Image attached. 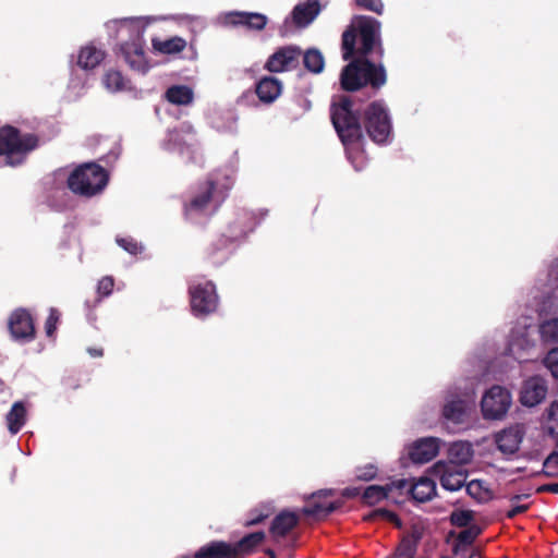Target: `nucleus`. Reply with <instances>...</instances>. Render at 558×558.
Wrapping results in <instances>:
<instances>
[{"instance_id":"nucleus-1","label":"nucleus","mask_w":558,"mask_h":558,"mask_svg":"<svg viewBox=\"0 0 558 558\" xmlns=\"http://www.w3.org/2000/svg\"><path fill=\"white\" fill-rule=\"evenodd\" d=\"M331 120L345 147L348 159L356 170H361L366 163V157L362 150V129L352 112L350 99L342 98L339 105L332 107Z\"/></svg>"},{"instance_id":"nucleus-2","label":"nucleus","mask_w":558,"mask_h":558,"mask_svg":"<svg viewBox=\"0 0 558 558\" xmlns=\"http://www.w3.org/2000/svg\"><path fill=\"white\" fill-rule=\"evenodd\" d=\"M231 183L232 181L229 177H225L223 181L219 178H209L197 187L191 201L185 204V217L191 221L202 222L214 214L223 201Z\"/></svg>"},{"instance_id":"nucleus-3","label":"nucleus","mask_w":558,"mask_h":558,"mask_svg":"<svg viewBox=\"0 0 558 558\" xmlns=\"http://www.w3.org/2000/svg\"><path fill=\"white\" fill-rule=\"evenodd\" d=\"M155 17H129L119 22L118 36L121 39L130 37L131 41H125L121 46L122 53L130 66L141 73L147 72L149 69L148 61L144 51L143 34L145 27Z\"/></svg>"},{"instance_id":"nucleus-4","label":"nucleus","mask_w":558,"mask_h":558,"mask_svg":"<svg viewBox=\"0 0 558 558\" xmlns=\"http://www.w3.org/2000/svg\"><path fill=\"white\" fill-rule=\"evenodd\" d=\"M379 28L380 24L375 19L367 16L354 17L351 27L342 36L343 59L349 60L353 57L357 36L361 41L359 52L362 56L368 54L378 41Z\"/></svg>"},{"instance_id":"nucleus-5","label":"nucleus","mask_w":558,"mask_h":558,"mask_svg":"<svg viewBox=\"0 0 558 558\" xmlns=\"http://www.w3.org/2000/svg\"><path fill=\"white\" fill-rule=\"evenodd\" d=\"M340 80L342 88L350 92L367 84L379 88L386 83V72L383 65H376L365 59H356L343 69Z\"/></svg>"},{"instance_id":"nucleus-6","label":"nucleus","mask_w":558,"mask_h":558,"mask_svg":"<svg viewBox=\"0 0 558 558\" xmlns=\"http://www.w3.org/2000/svg\"><path fill=\"white\" fill-rule=\"evenodd\" d=\"M37 147V138L32 134L21 135L16 129L7 125L0 129V157L2 162L16 166Z\"/></svg>"},{"instance_id":"nucleus-7","label":"nucleus","mask_w":558,"mask_h":558,"mask_svg":"<svg viewBox=\"0 0 558 558\" xmlns=\"http://www.w3.org/2000/svg\"><path fill=\"white\" fill-rule=\"evenodd\" d=\"M108 182V173L96 163H86L74 170L68 184L72 192L84 196H93L101 192Z\"/></svg>"},{"instance_id":"nucleus-8","label":"nucleus","mask_w":558,"mask_h":558,"mask_svg":"<svg viewBox=\"0 0 558 558\" xmlns=\"http://www.w3.org/2000/svg\"><path fill=\"white\" fill-rule=\"evenodd\" d=\"M365 126L371 138L378 143H387L391 136L390 119L384 104L373 102L365 112Z\"/></svg>"},{"instance_id":"nucleus-9","label":"nucleus","mask_w":558,"mask_h":558,"mask_svg":"<svg viewBox=\"0 0 558 558\" xmlns=\"http://www.w3.org/2000/svg\"><path fill=\"white\" fill-rule=\"evenodd\" d=\"M512 404L511 393L500 386H493L488 389L481 401V409L484 418L501 420Z\"/></svg>"},{"instance_id":"nucleus-10","label":"nucleus","mask_w":558,"mask_h":558,"mask_svg":"<svg viewBox=\"0 0 558 558\" xmlns=\"http://www.w3.org/2000/svg\"><path fill=\"white\" fill-rule=\"evenodd\" d=\"M191 307L195 316L213 313L218 305V296L213 282H197L190 286Z\"/></svg>"},{"instance_id":"nucleus-11","label":"nucleus","mask_w":558,"mask_h":558,"mask_svg":"<svg viewBox=\"0 0 558 558\" xmlns=\"http://www.w3.org/2000/svg\"><path fill=\"white\" fill-rule=\"evenodd\" d=\"M473 407L472 395H458L449 392L444 405V417L454 424L463 423Z\"/></svg>"},{"instance_id":"nucleus-12","label":"nucleus","mask_w":558,"mask_h":558,"mask_svg":"<svg viewBox=\"0 0 558 558\" xmlns=\"http://www.w3.org/2000/svg\"><path fill=\"white\" fill-rule=\"evenodd\" d=\"M430 472L434 476L439 477L441 486L450 492L460 489L466 481V473L462 468L445 461L434 464Z\"/></svg>"},{"instance_id":"nucleus-13","label":"nucleus","mask_w":558,"mask_h":558,"mask_svg":"<svg viewBox=\"0 0 558 558\" xmlns=\"http://www.w3.org/2000/svg\"><path fill=\"white\" fill-rule=\"evenodd\" d=\"M534 347L535 342L529 337L527 327L524 325L511 331L507 353L522 363L530 360V352Z\"/></svg>"},{"instance_id":"nucleus-14","label":"nucleus","mask_w":558,"mask_h":558,"mask_svg":"<svg viewBox=\"0 0 558 558\" xmlns=\"http://www.w3.org/2000/svg\"><path fill=\"white\" fill-rule=\"evenodd\" d=\"M525 435V428L522 424L511 425L495 434V444L497 449L505 456H513L520 449Z\"/></svg>"},{"instance_id":"nucleus-15","label":"nucleus","mask_w":558,"mask_h":558,"mask_svg":"<svg viewBox=\"0 0 558 558\" xmlns=\"http://www.w3.org/2000/svg\"><path fill=\"white\" fill-rule=\"evenodd\" d=\"M300 57L301 51L296 47L288 46L280 48L269 57L266 69L270 72L290 71L296 68Z\"/></svg>"},{"instance_id":"nucleus-16","label":"nucleus","mask_w":558,"mask_h":558,"mask_svg":"<svg viewBox=\"0 0 558 558\" xmlns=\"http://www.w3.org/2000/svg\"><path fill=\"white\" fill-rule=\"evenodd\" d=\"M547 385L539 376H534L524 381L520 401L525 407H535L539 404L546 397Z\"/></svg>"},{"instance_id":"nucleus-17","label":"nucleus","mask_w":558,"mask_h":558,"mask_svg":"<svg viewBox=\"0 0 558 558\" xmlns=\"http://www.w3.org/2000/svg\"><path fill=\"white\" fill-rule=\"evenodd\" d=\"M439 448L440 440L438 438H421L410 447L409 456L414 463H426L437 456Z\"/></svg>"},{"instance_id":"nucleus-18","label":"nucleus","mask_w":558,"mask_h":558,"mask_svg":"<svg viewBox=\"0 0 558 558\" xmlns=\"http://www.w3.org/2000/svg\"><path fill=\"white\" fill-rule=\"evenodd\" d=\"M9 329L14 339H33L35 328L29 313L25 310L14 311L9 319Z\"/></svg>"},{"instance_id":"nucleus-19","label":"nucleus","mask_w":558,"mask_h":558,"mask_svg":"<svg viewBox=\"0 0 558 558\" xmlns=\"http://www.w3.org/2000/svg\"><path fill=\"white\" fill-rule=\"evenodd\" d=\"M194 144V133L191 125H182L180 133L178 131L169 132L163 148L169 151H178L180 155L189 154Z\"/></svg>"},{"instance_id":"nucleus-20","label":"nucleus","mask_w":558,"mask_h":558,"mask_svg":"<svg viewBox=\"0 0 558 558\" xmlns=\"http://www.w3.org/2000/svg\"><path fill=\"white\" fill-rule=\"evenodd\" d=\"M226 25H244L252 29H262L266 25L267 17L259 13L229 12L221 16Z\"/></svg>"},{"instance_id":"nucleus-21","label":"nucleus","mask_w":558,"mask_h":558,"mask_svg":"<svg viewBox=\"0 0 558 558\" xmlns=\"http://www.w3.org/2000/svg\"><path fill=\"white\" fill-rule=\"evenodd\" d=\"M410 495L417 502L430 500L436 495V483L434 480L422 476L410 483Z\"/></svg>"},{"instance_id":"nucleus-22","label":"nucleus","mask_w":558,"mask_h":558,"mask_svg":"<svg viewBox=\"0 0 558 558\" xmlns=\"http://www.w3.org/2000/svg\"><path fill=\"white\" fill-rule=\"evenodd\" d=\"M282 92V84L279 80L266 76L263 77L256 86V94L258 98L267 104L275 101Z\"/></svg>"},{"instance_id":"nucleus-23","label":"nucleus","mask_w":558,"mask_h":558,"mask_svg":"<svg viewBox=\"0 0 558 558\" xmlns=\"http://www.w3.org/2000/svg\"><path fill=\"white\" fill-rule=\"evenodd\" d=\"M319 11V3L316 0H308L294 8L292 12L293 21L300 27L307 26L314 21Z\"/></svg>"},{"instance_id":"nucleus-24","label":"nucleus","mask_w":558,"mask_h":558,"mask_svg":"<svg viewBox=\"0 0 558 558\" xmlns=\"http://www.w3.org/2000/svg\"><path fill=\"white\" fill-rule=\"evenodd\" d=\"M449 460L446 463H452L453 465L462 468V465L471 462L473 458V448L470 442L457 441L453 442L449 448Z\"/></svg>"},{"instance_id":"nucleus-25","label":"nucleus","mask_w":558,"mask_h":558,"mask_svg":"<svg viewBox=\"0 0 558 558\" xmlns=\"http://www.w3.org/2000/svg\"><path fill=\"white\" fill-rule=\"evenodd\" d=\"M105 58V52L94 45L82 47L77 57V64L84 70L94 69L100 64Z\"/></svg>"},{"instance_id":"nucleus-26","label":"nucleus","mask_w":558,"mask_h":558,"mask_svg":"<svg viewBox=\"0 0 558 558\" xmlns=\"http://www.w3.org/2000/svg\"><path fill=\"white\" fill-rule=\"evenodd\" d=\"M166 99L178 106H187L194 99V93L191 87L185 85H173L165 94Z\"/></svg>"},{"instance_id":"nucleus-27","label":"nucleus","mask_w":558,"mask_h":558,"mask_svg":"<svg viewBox=\"0 0 558 558\" xmlns=\"http://www.w3.org/2000/svg\"><path fill=\"white\" fill-rule=\"evenodd\" d=\"M151 44L154 50L162 54H172L181 52L186 46V41L178 36L165 40L154 38L151 40Z\"/></svg>"},{"instance_id":"nucleus-28","label":"nucleus","mask_w":558,"mask_h":558,"mask_svg":"<svg viewBox=\"0 0 558 558\" xmlns=\"http://www.w3.org/2000/svg\"><path fill=\"white\" fill-rule=\"evenodd\" d=\"M26 421V409L22 402H15L7 415L8 428L11 434H16Z\"/></svg>"},{"instance_id":"nucleus-29","label":"nucleus","mask_w":558,"mask_h":558,"mask_svg":"<svg viewBox=\"0 0 558 558\" xmlns=\"http://www.w3.org/2000/svg\"><path fill=\"white\" fill-rule=\"evenodd\" d=\"M298 522V517L293 512H282L276 517L272 525L271 533L275 536H283L292 530Z\"/></svg>"},{"instance_id":"nucleus-30","label":"nucleus","mask_w":558,"mask_h":558,"mask_svg":"<svg viewBox=\"0 0 558 558\" xmlns=\"http://www.w3.org/2000/svg\"><path fill=\"white\" fill-rule=\"evenodd\" d=\"M409 495L410 483L407 480H398L387 484V500L401 504Z\"/></svg>"},{"instance_id":"nucleus-31","label":"nucleus","mask_w":558,"mask_h":558,"mask_svg":"<svg viewBox=\"0 0 558 558\" xmlns=\"http://www.w3.org/2000/svg\"><path fill=\"white\" fill-rule=\"evenodd\" d=\"M102 82L106 89L111 93L121 92L128 87V81L123 77L122 73L114 70L108 71Z\"/></svg>"},{"instance_id":"nucleus-32","label":"nucleus","mask_w":558,"mask_h":558,"mask_svg":"<svg viewBox=\"0 0 558 558\" xmlns=\"http://www.w3.org/2000/svg\"><path fill=\"white\" fill-rule=\"evenodd\" d=\"M539 336L545 343H558V317L543 322L539 325Z\"/></svg>"},{"instance_id":"nucleus-33","label":"nucleus","mask_w":558,"mask_h":558,"mask_svg":"<svg viewBox=\"0 0 558 558\" xmlns=\"http://www.w3.org/2000/svg\"><path fill=\"white\" fill-rule=\"evenodd\" d=\"M468 494L480 502L487 501L492 498L490 489L483 481L473 480L466 484Z\"/></svg>"},{"instance_id":"nucleus-34","label":"nucleus","mask_w":558,"mask_h":558,"mask_svg":"<svg viewBox=\"0 0 558 558\" xmlns=\"http://www.w3.org/2000/svg\"><path fill=\"white\" fill-rule=\"evenodd\" d=\"M336 509V506L332 501H316V497H314L313 501L308 504L304 508V513L307 515H313L315 518H320L329 514Z\"/></svg>"},{"instance_id":"nucleus-35","label":"nucleus","mask_w":558,"mask_h":558,"mask_svg":"<svg viewBox=\"0 0 558 558\" xmlns=\"http://www.w3.org/2000/svg\"><path fill=\"white\" fill-rule=\"evenodd\" d=\"M303 61L305 68L313 73H319L324 69V57L316 49L307 50L304 54Z\"/></svg>"},{"instance_id":"nucleus-36","label":"nucleus","mask_w":558,"mask_h":558,"mask_svg":"<svg viewBox=\"0 0 558 558\" xmlns=\"http://www.w3.org/2000/svg\"><path fill=\"white\" fill-rule=\"evenodd\" d=\"M363 499L369 505H375L381 500L387 499V485L368 486L363 493Z\"/></svg>"},{"instance_id":"nucleus-37","label":"nucleus","mask_w":558,"mask_h":558,"mask_svg":"<svg viewBox=\"0 0 558 558\" xmlns=\"http://www.w3.org/2000/svg\"><path fill=\"white\" fill-rule=\"evenodd\" d=\"M451 523L459 527L470 526L471 524H475L474 512L468 509H457L451 515Z\"/></svg>"},{"instance_id":"nucleus-38","label":"nucleus","mask_w":558,"mask_h":558,"mask_svg":"<svg viewBox=\"0 0 558 558\" xmlns=\"http://www.w3.org/2000/svg\"><path fill=\"white\" fill-rule=\"evenodd\" d=\"M482 529L477 523L465 526L458 535L457 550L460 546L470 545L481 534Z\"/></svg>"},{"instance_id":"nucleus-39","label":"nucleus","mask_w":558,"mask_h":558,"mask_svg":"<svg viewBox=\"0 0 558 558\" xmlns=\"http://www.w3.org/2000/svg\"><path fill=\"white\" fill-rule=\"evenodd\" d=\"M544 366L558 380V347L549 350L543 360Z\"/></svg>"},{"instance_id":"nucleus-40","label":"nucleus","mask_w":558,"mask_h":558,"mask_svg":"<svg viewBox=\"0 0 558 558\" xmlns=\"http://www.w3.org/2000/svg\"><path fill=\"white\" fill-rule=\"evenodd\" d=\"M545 423L550 433L558 428V400L553 401L546 409Z\"/></svg>"},{"instance_id":"nucleus-41","label":"nucleus","mask_w":558,"mask_h":558,"mask_svg":"<svg viewBox=\"0 0 558 558\" xmlns=\"http://www.w3.org/2000/svg\"><path fill=\"white\" fill-rule=\"evenodd\" d=\"M544 473L548 476H558V452H553L544 461Z\"/></svg>"},{"instance_id":"nucleus-42","label":"nucleus","mask_w":558,"mask_h":558,"mask_svg":"<svg viewBox=\"0 0 558 558\" xmlns=\"http://www.w3.org/2000/svg\"><path fill=\"white\" fill-rule=\"evenodd\" d=\"M59 319H60V314L57 310L54 308H51L50 310V314L46 320V325H45V329H46V335L49 337V338H52L54 336V332L57 330V325L59 323Z\"/></svg>"},{"instance_id":"nucleus-43","label":"nucleus","mask_w":558,"mask_h":558,"mask_svg":"<svg viewBox=\"0 0 558 558\" xmlns=\"http://www.w3.org/2000/svg\"><path fill=\"white\" fill-rule=\"evenodd\" d=\"M371 518L374 520L389 521V522L393 523L395 525L400 526V520L398 519V517L393 512L386 510V509L375 510L372 513Z\"/></svg>"},{"instance_id":"nucleus-44","label":"nucleus","mask_w":558,"mask_h":558,"mask_svg":"<svg viewBox=\"0 0 558 558\" xmlns=\"http://www.w3.org/2000/svg\"><path fill=\"white\" fill-rule=\"evenodd\" d=\"M118 244L128 251L130 254L136 255L142 252L143 247L133 239L118 238Z\"/></svg>"},{"instance_id":"nucleus-45","label":"nucleus","mask_w":558,"mask_h":558,"mask_svg":"<svg viewBox=\"0 0 558 558\" xmlns=\"http://www.w3.org/2000/svg\"><path fill=\"white\" fill-rule=\"evenodd\" d=\"M357 7L373 11L377 14H381L384 10V4L381 0H355Z\"/></svg>"},{"instance_id":"nucleus-46","label":"nucleus","mask_w":558,"mask_h":558,"mask_svg":"<svg viewBox=\"0 0 558 558\" xmlns=\"http://www.w3.org/2000/svg\"><path fill=\"white\" fill-rule=\"evenodd\" d=\"M376 473L377 468L374 464H366L356 469L355 476L361 481H369L375 477Z\"/></svg>"},{"instance_id":"nucleus-47","label":"nucleus","mask_w":558,"mask_h":558,"mask_svg":"<svg viewBox=\"0 0 558 558\" xmlns=\"http://www.w3.org/2000/svg\"><path fill=\"white\" fill-rule=\"evenodd\" d=\"M113 288V279L111 277H105L98 282V292L101 295H109Z\"/></svg>"},{"instance_id":"nucleus-48","label":"nucleus","mask_w":558,"mask_h":558,"mask_svg":"<svg viewBox=\"0 0 558 558\" xmlns=\"http://www.w3.org/2000/svg\"><path fill=\"white\" fill-rule=\"evenodd\" d=\"M270 509L266 508L264 510L258 511L256 514L252 513L251 517L246 521V525H254L263 521L270 514Z\"/></svg>"},{"instance_id":"nucleus-49","label":"nucleus","mask_w":558,"mask_h":558,"mask_svg":"<svg viewBox=\"0 0 558 558\" xmlns=\"http://www.w3.org/2000/svg\"><path fill=\"white\" fill-rule=\"evenodd\" d=\"M529 506L527 505H518V504H513L511 509L508 510L507 512V517L508 518H514L515 515L524 512L525 510H527Z\"/></svg>"},{"instance_id":"nucleus-50","label":"nucleus","mask_w":558,"mask_h":558,"mask_svg":"<svg viewBox=\"0 0 558 558\" xmlns=\"http://www.w3.org/2000/svg\"><path fill=\"white\" fill-rule=\"evenodd\" d=\"M547 489L551 493L558 494V483L548 485Z\"/></svg>"},{"instance_id":"nucleus-51","label":"nucleus","mask_w":558,"mask_h":558,"mask_svg":"<svg viewBox=\"0 0 558 558\" xmlns=\"http://www.w3.org/2000/svg\"><path fill=\"white\" fill-rule=\"evenodd\" d=\"M88 352L93 356H100L102 354L101 350H96V349H89Z\"/></svg>"},{"instance_id":"nucleus-52","label":"nucleus","mask_w":558,"mask_h":558,"mask_svg":"<svg viewBox=\"0 0 558 558\" xmlns=\"http://www.w3.org/2000/svg\"><path fill=\"white\" fill-rule=\"evenodd\" d=\"M470 558H481V554L478 550H473V553L471 554Z\"/></svg>"},{"instance_id":"nucleus-53","label":"nucleus","mask_w":558,"mask_h":558,"mask_svg":"<svg viewBox=\"0 0 558 558\" xmlns=\"http://www.w3.org/2000/svg\"><path fill=\"white\" fill-rule=\"evenodd\" d=\"M74 87H76V84H75V81H74V80H72V81L70 82V88L72 89V88H74Z\"/></svg>"},{"instance_id":"nucleus-54","label":"nucleus","mask_w":558,"mask_h":558,"mask_svg":"<svg viewBox=\"0 0 558 558\" xmlns=\"http://www.w3.org/2000/svg\"><path fill=\"white\" fill-rule=\"evenodd\" d=\"M270 558H275V553L272 550L267 551Z\"/></svg>"}]
</instances>
